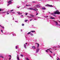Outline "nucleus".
Returning <instances> with one entry per match:
<instances>
[{
    "mask_svg": "<svg viewBox=\"0 0 60 60\" xmlns=\"http://www.w3.org/2000/svg\"><path fill=\"white\" fill-rule=\"evenodd\" d=\"M47 49L48 50H49V51H50V49Z\"/></svg>",
    "mask_w": 60,
    "mask_h": 60,
    "instance_id": "39",
    "label": "nucleus"
},
{
    "mask_svg": "<svg viewBox=\"0 0 60 60\" xmlns=\"http://www.w3.org/2000/svg\"><path fill=\"white\" fill-rule=\"evenodd\" d=\"M50 19H55V18L53 17H52V16L50 17Z\"/></svg>",
    "mask_w": 60,
    "mask_h": 60,
    "instance_id": "6",
    "label": "nucleus"
},
{
    "mask_svg": "<svg viewBox=\"0 0 60 60\" xmlns=\"http://www.w3.org/2000/svg\"><path fill=\"white\" fill-rule=\"evenodd\" d=\"M27 14H28V13H26L25 14V15H27Z\"/></svg>",
    "mask_w": 60,
    "mask_h": 60,
    "instance_id": "43",
    "label": "nucleus"
},
{
    "mask_svg": "<svg viewBox=\"0 0 60 60\" xmlns=\"http://www.w3.org/2000/svg\"><path fill=\"white\" fill-rule=\"evenodd\" d=\"M8 56H10V57H9V60H11V55H9Z\"/></svg>",
    "mask_w": 60,
    "mask_h": 60,
    "instance_id": "9",
    "label": "nucleus"
},
{
    "mask_svg": "<svg viewBox=\"0 0 60 60\" xmlns=\"http://www.w3.org/2000/svg\"><path fill=\"white\" fill-rule=\"evenodd\" d=\"M18 14H22V13H20V12H18Z\"/></svg>",
    "mask_w": 60,
    "mask_h": 60,
    "instance_id": "20",
    "label": "nucleus"
},
{
    "mask_svg": "<svg viewBox=\"0 0 60 60\" xmlns=\"http://www.w3.org/2000/svg\"><path fill=\"white\" fill-rule=\"evenodd\" d=\"M50 52L51 53H52V52L51 51H50Z\"/></svg>",
    "mask_w": 60,
    "mask_h": 60,
    "instance_id": "45",
    "label": "nucleus"
},
{
    "mask_svg": "<svg viewBox=\"0 0 60 60\" xmlns=\"http://www.w3.org/2000/svg\"><path fill=\"white\" fill-rule=\"evenodd\" d=\"M1 31L2 32V33H3V30H1Z\"/></svg>",
    "mask_w": 60,
    "mask_h": 60,
    "instance_id": "29",
    "label": "nucleus"
},
{
    "mask_svg": "<svg viewBox=\"0 0 60 60\" xmlns=\"http://www.w3.org/2000/svg\"><path fill=\"white\" fill-rule=\"evenodd\" d=\"M47 6H49V7H53V6L52 5H50L49 4H47Z\"/></svg>",
    "mask_w": 60,
    "mask_h": 60,
    "instance_id": "2",
    "label": "nucleus"
},
{
    "mask_svg": "<svg viewBox=\"0 0 60 60\" xmlns=\"http://www.w3.org/2000/svg\"><path fill=\"white\" fill-rule=\"evenodd\" d=\"M3 29H4V27L1 26Z\"/></svg>",
    "mask_w": 60,
    "mask_h": 60,
    "instance_id": "41",
    "label": "nucleus"
},
{
    "mask_svg": "<svg viewBox=\"0 0 60 60\" xmlns=\"http://www.w3.org/2000/svg\"><path fill=\"white\" fill-rule=\"evenodd\" d=\"M13 11V10H11L10 11H11H11Z\"/></svg>",
    "mask_w": 60,
    "mask_h": 60,
    "instance_id": "32",
    "label": "nucleus"
},
{
    "mask_svg": "<svg viewBox=\"0 0 60 60\" xmlns=\"http://www.w3.org/2000/svg\"><path fill=\"white\" fill-rule=\"evenodd\" d=\"M59 26H60V25H59Z\"/></svg>",
    "mask_w": 60,
    "mask_h": 60,
    "instance_id": "59",
    "label": "nucleus"
},
{
    "mask_svg": "<svg viewBox=\"0 0 60 60\" xmlns=\"http://www.w3.org/2000/svg\"><path fill=\"white\" fill-rule=\"evenodd\" d=\"M26 44H27V43H26Z\"/></svg>",
    "mask_w": 60,
    "mask_h": 60,
    "instance_id": "52",
    "label": "nucleus"
},
{
    "mask_svg": "<svg viewBox=\"0 0 60 60\" xmlns=\"http://www.w3.org/2000/svg\"><path fill=\"white\" fill-rule=\"evenodd\" d=\"M11 1H8V3H10V4H11Z\"/></svg>",
    "mask_w": 60,
    "mask_h": 60,
    "instance_id": "17",
    "label": "nucleus"
},
{
    "mask_svg": "<svg viewBox=\"0 0 60 60\" xmlns=\"http://www.w3.org/2000/svg\"><path fill=\"white\" fill-rule=\"evenodd\" d=\"M32 49H36V48H35V47L33 46L32 47Z\"/></svg>",
    "mask_w": 60,
    "mask_h": 60,
    "instance_id": "7",
    "label": "nucleus"
},
{
    "mask_svg": "<svg viewBox=\"0 0 60 60\" xmlns=\"http://www.w3.org/2000/svg\"><path fill=\"white\" fill-rule=\"evenodd\" d=\"M15 22H16V23H18V21H15Z\"/></svg>",
    "mask_w": 60,
    "mask_h": 60,
    "instance_id": "33",
    "label": "nucleus"
},
{
    "mask_svg": "<svg viewBox=\"0 0 60 60\" xmlns=\"http://www.w3.org/2000/svg\"><path fill=\"white\" fill-rule=\"evenodd\" d=\"M53 21L55 23L56 25V26H58V23H57V22H56L55 20H53Z\"/></svg>",
    "mask_w": 60,
    "mask_h": 60,
    "instance_id": "3",
    "label": "nucleus"
},
{
    "mask_svg": "<svg viewBox=\"0 0 60 60\" xmlns=\"http://www.w3.org/2000/svg\"><path fill=\"white\" fill-rule=\"evenodd\" d=\"M50 57H52V56H50Z\"/></svg>",
    "mask_w": 60,
    "mask_h": 60,
    "instance_id": "53",
    "label": "nucleus"
},
{
    "mask_svg": "<svg viewBox=\"0 0 60 60\" xmlns=\"http://www.w3.org/2000/svg\"><path fill=\"white\" fill-rule=\"evenodd\" d=\"M30 35H31V36H33V34H30Z\"/></svg>",
    "mask_w": 60,
    "mask_h": 60,
    "instance_id": "38",
    "label": "nucleus"
},
{
    "mask_svg": "<svg viewBox=\"0 0 60 60\" xmlns=\"http://www.w3.org/2000/svg\"><path fill=\"white\" fill-rule=\"evenodd\" d=\"M7 14H9V13H10V11H8L7 12Z\"/></svg>",
    "mask_w": 60,
    "mask_h": 60,
    "instance_id": "12",
    "label": "nucleus"
},
{
    "mask_svg": "<svg viewBox=\"0 0 60 60\" xmlns=\"http://www.w3.org/2000/svg\"><path fill=\"white\" fill-rule=\"evenodd\" d=\"M60 14V12H59V11L58 10H56V11L54 13V14H52V15H56V14Z\"/></svg>",
    "mask_w": 60,
    "mask_h": 60,
    "instance_id": "1",
    "label": "nucleus"
},
{
    "mask_svg": "<svg viewBox=\"0 0 60 60\" xmlns=\"http://www.w3.org/2000/svg\"><path fill=\"white\" fill-rule=\"evenodd\" d=\"M36 7H33V8H37V6H36Z\"/></svg>",
    "mask_w": 60,
    "mask_h": 60,
    "instance_id": "40",
    "label": "nucleus"
},
{
    "mask_svg": "<svg viewBox=\"0 0 60 60\" xmlns=\"http://www.w3.org/2000/svg\"><path fill=\"white\" fill-rule=\"evenodd\" d=\"M39 6V5H36V6Z\"/></svg>",
    "mask_w": 60,
    "mask_h": 60,
    "instance_id": "34",
    "label": "nucleus"
},
{
    "mask_svg": "<svg viewBox=\"0 0 60 60\" xmlns=\"http://www.w3.org/2000/svg\"><path fill=\"white\" fill-rule=\"evenodd\" d=\"M24 46L25 48V49H26V44H24Z\"/></svg>",
    "mask_w": 60,
    "mask_h": 60,
    "instance_id": "8",
    "label": "nucleus"
},
{
    "mask_svg": "<svg viewBox=\"0 0 60 60\" xmlns=\"http://www.w3.org/2000/svg\"><path fill=\"white\" fill-rule=\"evenodd\" d=\"M31 34V32H29V33H28L27 34L28 35V34Z\"/></svg>",
    "mask_w": 60,
    "mask_h": 60,
    "instance_id": "15",
    "label": "nucleus"
},
{
    "mask_svg": "<svg viewBox=\"0 0 60 60\" xmlns=\"http://www.w3.org/2000/svg\"><path fill=\"white\" fill-rule=\"evenodd\" d=\"M21 56H22V57H23V56H24L22 55H21Z\"/></svg>",
    "mask_w": 60,
    "mask_h": 60,
    "instance_id": "27",
    "label": "nucleus"
},
{
    "mask_svg": "<svg viewBox=\"0 0 60 60\" xmlns=\"http://www.w3.org/2000/svg\"><path fill=\"white\" fill-rule=\"evenodd\" d=\"M44 17H45V18H47V17H48V16H44Z\"/></svg>",
    "mask_w": 60,
    "mask_h": 60,
    "instance_id": "31",
    "label": "nucleus"
},
{
    "mask_svg": "<svg viewBox=\"0 0 60 60\" xmlns=\"http://www.w3.org/2000/svg\"><path fill=\"white\" fill-rule=\"evenodd\" d=\"M32 3H36V2L34 1L32 2Z\"/></svg>",
    "mask_w": 60,
    "mask_h": 60,
    "instance_id": "46",
    "label": "nucleus"
},
{
    "mask_svg": "<svg viewBox=\"0 0 60 60\" xmlns=\"http://www.w3.org/2000/svg\"><path fill=\"white\" fill-rule=\"evenodd\" d=\"M35 10H38L36 8H34V9H33V10H34V11H35Z\"/></svg>",
    "mask_w": 60,
    "mask_h": 60,
    "instance_id": "24",
    "label": "nucleus"
},
{
    "mask_svg": "<svg viewBox=\"0 0 60 60\" xmlns=\"http://www.w3.org/2000/svg\"><path fill=\"white\" fill-rule=\"evenodd\" d=\"M18 48V47L17 46H16L15 47V49H17V48Z\"/></svg>",
    "mask_w": 60,
    "mask_h": 60,
    "instance_id": "30",
    "label": "nucleus"
},
{
    "mask_svg": "<svg viewBox=\"0 0 60 60\" xmlns=\"http://www.w3.org/2000/svg\"><path fill=\"white\" fill-rule=\"evenodd\" d=\"M16 52H17V51H16Z\"/></svg>",
    "mask_w": 60,
    "mask_h": 60,
    "instance_id": "63",
    "label": "nucleus"
},
{
    "mask_svg": "<svg viewBox=\"0 0 60 60\" xmlns=\"http://www.w3.org/2000/svg\"><path fill=\"white\" fill-rule=\"evenodd\" d=\"M14 14L15 13V12H12Z\"/></svg>",
    "mask_w": 60,
    "mask_h": 60,
    "instance_id": "51",
    "label": "nucleus"
},
{
    "mask_svg": "<svg viewBox=\"0 0 60 60\" xmlns=\"http://www.w3.org/2000/svg\"><path fill=\"white\" fill-rule=\"evenodd\" d=\"M13 36H16V34H12Z\"/></svg>",
    "mask_w": 60,
    "mask_h": 60,
    "instance_id": "19",
    "label": "nucleus"
},
{
    "mask_svg": "<svg viewBox=\"0 0 60 60\" xmlns=\"http://www.w3.org/2000/svg\"><path fill=\"white\" fill-rule=\"evenodd\" d=\"M31 32H32V33H33V32H35V31L34 30H32L31 31Z\"/></svg>",
    "mask_w": 60,
    "mask_h": 60,
    "instance_id": "21",
    "label": "nucleus"
},
{
    "mask_svg": "<svg viewBox=\"0 0 60 60\" xmlns=\"http://www.w3.org/2000/svg\"><path fill=\"white\" fill-rule=\"evenodd\" d=\"M0 26H1V25H0Z\"/></svg>",
    "mask_w": 60,
    "mask_h": 60,
    "instance_id": "62",
    "label": "nucleus"
},
{
    "mask_svg": "<svg viewBox=\"0 0 60 60\" xmlns=\"http://www.w3.org/2000/svg\"><path fill=\"white\" fill-rule=\"evenodd\" d=\"M28 20H25V22H26Z\"/></svg>",
    "mask_w": 60,
    "mask_h": 60,
    "instance_id": "22",
    "label": "nucleus"
},
{
    "mask_svg": "<svg viewBox=\"0 0 60 60\" xmlns=\"http://www.w3.org/2000/svg\"><path fill=\"white\" fill-rule=\"evenodd\" d=\"M29 10H34V9L32 8H29Z\"/></svg>",
    "mask_w": 60,
    "mask_h": 60,
    "instance_id": "11",
    "label": "nucleus"
},
{
    "mask_svg": "<svg viewBox=\"0 0 60 60\" xmlns=\"http://www.w3.org/2000/svg\"><path fill=\"white\" fill-rule=\"evenodd\" d=\"M2 10L1 9H0V11H2ZM1 14V13L0 12V15Z\"/></svg>",
    "mask_w": 60,
    "mask_h": 60,
    "instance_id": "25",
    "label": "nucleus"
},
{
    "mask_svg": "<svg viewBox=\"0 0 60 60\" xmlns=\"http://www.w3.org/2000/svg\"><path fill=\"white\" fill-rule=\"evenodd\" d=\"M21 31L22 32V30L21 29Z\"/></svg>",
    "mask_w": 60,
    "mask_h": 60,
    "instance_id": "50",
    "label": "nucleus"
},
{
    "mask_svg": "<svg viewBox=\"0 0 60 60\" xmlns=\"http://www.w3.org/2000/svg\"><path fill=\"white\" fill-rule=\"evenodd\" d=\"M33 20V19H32L30 20V21H32Z\"/></svg>",
    "mask_w": 60,
    "mask_h": 60,
    "instance_id": "36",
    "label": "nucleus"
},
{
    "mask_svg": "<svg viewBox=\"0 0 60 60\" xmlns=\"http://www.w3.org/2000/svg\"><path fill=\"white\" fill-rule=\"evenodd\" d=\"M35 11H37L36 10H35Z\"/></svg>",
    "mask_w": 60,
    "mask_h": 60,
    "instance_id": "60",
    "label": "nucleus"
},
{
    "mask_svg": "<svg viewBox=\"0 0 60 60\" xmlns=\"http://www.w3.org/2000/svg\"><path fill=\"white\" fill-rule=\"evenodd\" d=\"M34 20H37V19H35Z\"/></svg>",
    "mask_w": 60,
    "mask_h": 60,
    "instance_id": "47",
    "label": "nucleus"
},
{
    "mask_svg": "<svg viewBox=\"0 0 60 60\" xmlns=\"http://www.w3.org/2000/svg\"><path fill=\"white\" fill-rule=\"evenodd\" d=\"M5 34H6V35H7V34H8V33H6V32H5Z\"/></svg>",
    "mask_w": 60,
    "mask_h": 60,
    "instance_id": "16",
    "label": "nucleus"
},
{
    "mask_svg": "<svg viewBox=\"0 0 60 60\" xmlns=\"http://www.w3.org/2000/svg\"><path fill=\"white\" fill-rule=\"evenodd\" d=\"M39 48H37L36 50V53H38V52H39Z\"/></svg>",
    "mask_w": 60,
    "mask_h": 60,
    "instance_id": "4",
    "label": "nucleus"
},
{
    "mask_svg": "<svg viewBox=\"0 0 60 60\" xmlns=\"http://www.w3.org/2000/svg\"><path fill=\"white\" fill-rule=\"evenodd\" d=\"M37 44H38V46H37V47L38 48L39 47V44L38 43H37Z\"/></svg>",
    "mask_w": 60,
    "mask_h": 60,
    "instance_id": "14",
    "label": "nucleus"
},
{
    "mask_svg": "<svg viewBox=\"0 0 60 60\" xmlns=\"http://www.w3.org/2000/svg\"><path fill=\"white\" fill-rule=\"evenodd\" d=\"M57 58H58V59H57V60H59V58L58 57Z\"/></svg>",
    "mask_w": 60,
    "mask_h": 60,
    "instance_id": "44",
    "label": "nucleus"
},
{
    "mask_svg": "<svg viewBox=\"0 0 60 60\" xmlns=\"http://www.w3.org/2000/svg\"><path fill=\"white\" fill-rule=\"evenodd\" d=\"M36 12V13H37V14H36V15H38V13H37V12Z\"/></svg>",
    "mask_w": 60,
    "mask_h": 60,
    "instance_id": "35",
    "label": "nucleus"
},
{
    "mask_svg": "<svg viewBox=\"0 0 60 60\" xmlns=\"http://www.w3.org/2000/svg\"><path fill=\"white\" fill-rule=\"evenodd\" d=\"M22 26H24V24H22Z\"/></svg>",
    "mask_w": 60,
    "mask_h": 60,
    "instance_id": "42",
    "label": "nucleus"
},
{
    "mask_svg": "<svg viewBox=\"0 0 60 60\" xmlns=\"http://www.w3.org/2000/svg\"><path fill=\"white\" fill-rule=\"evenodd\" d=\"M59 21V22H60V21Z\"/></svg>",
    "mask_w": 60,
    "mask_h": 60,
    "instance_id": "64",
    "label": "nucleus"
},
{
    "mask_svg": "<svg viewBox=\"0 0 60 60\" xmlns=\"http://www.w3.org/2000/svg\"><path fill=\"white\" fill-rule=\"evenodd\" d=\"M45 52H48V51L47 49L46 50Z\"/></svg>",
    "mask_w": 60,
    "mask_h": 60,
    "instance_id": "28",
    "label": "nucleus"
},
{
    "mask_svg": "<svg viewBox=\"0 0 60 60\" xmlns=\"http://www.w3.org/2000/svg\"><path fill=\"white\" fill-rule=\"evenodd\" d=\"M34 17V15H31L30 16H28L27 17L28 18H31V17Z\"/></svg>",
    "mask_w": 60,
    "mask_h": 60,
    "instance_id": "5",
    "label": "nucleus"
},
{
    "mask_svg": "<svg viewBox=\"0 0 60 60\" xmlns=\"http://www.w3.org/2000/svg\"><path fill=\"white\" fill-rule=\"evenodd\" d=\"M42 9H43V10H45L46 9V8H42Z\"/></svg>",
    "mask_w": 60,
    "mask_h": 60,
    "instance_id": "18",
    "label": "nucleus"
},
{
    "mask_svg": "<svg viewBox=\"0 0 60 60\" xmlns=\"http://www.w3.org/2000/svg\"><path fill=\"white\" fill-rule=\"evenodd\" d=\"M13 19H14V18H13Z\"/></svg>",
    "mask_w": 60,
    "mask_h": 60,
    "instance_id": "61",
    "label": "nucleus"
},
{
    "mask_svg": "<svg viewBox=\"0 0 60 60\" xmlns=\"http://www.w3.org/2000/svg\"><path fill=\"white\" fill-rule=\"evenodd\" d=\"M20 18H24V16L23 15H21L20 16Z\"/></svg>",
    "mask_w": 60,
    "mask_h": 60,
    "instance_id": "13",
    "label": "nucleus"
},
{
    "mask_svg": "<svg viewBox=\"0 0 60 60\" xmlns=\"http://www.w3.org/2000/svg\"><path fill=\"white\" fill-rule=\"evenodd\" d=\"M53 16H55V17H56V15H53Z\"/></svg>",
    "mask_w": 60,
    "mask_h": 60,
    "instance_id": "54",
    "label": "nucleus"
},
{
    "mask_svg": "<svg viewBox=\"0 0 60 60\" xmlns=\"http://www.w3.org/2000/svg\"><path fill=\"white\" fill-rule=\"evenodd\" d=\"M26 60H30L28 58H26Z\"/></svg>",
    "mask_w": 60,
    "mask_h": 60,
    "instance_id": "26",
    "label": "nucleus"
},
{
    "mask_svg": "<svg viewBox=\"0 0 60 60\" xmlns=\"http://www.w3.org/2000/svg\"><path fill=\"white\" fill-rule=\"evenodd\" d=\"M26 6H31V5H26Z\"/></svg>",
    "mask_w": 60,
    "mask_h": 60,
    "instance_id": "23",
    "label": "nucleus"
},
{
    "mask_svg": "<svg viewBox=\"0 0 60 60\" xmlns=\"http://www.w3.org/2000/svg\"><path fill=\"white\" fill-rule=\"evenodd\" d=\"M19 8V7H18V8Z\"/></svg>",
    "mask_w": 60,
    "mask_h": 60,
    "instance_id": "56",
    "label": "nucleus"
},
{
    "mask_svg": "<svg viewBox=\"0 0 60 60\" xmlns=\"http://www.w3.org/2000/svg\"><path fill=\"white\" fill-rule=\"evenodd\" d=\"M38 7H41V6H38Z\"/></svg>",
    "mask_w": 60,
    "mask_h": 60,
    "instance_id": "58",
    "label": "nucleus"
},
{
    "mask_svg": "<svg viewBox=\"0 0 60 60\" xmlns=\"http://www.w3.org/2000/svg\"><path fill=\"white\" fill-rule=\"evenodd\" d=\"M55 55H56V53H54L53 54V55H54V56H55Z\"/></svg>",
    "mask_w": 60,
    "mask_h": 60,
    "instance_id": "37",
    "label": "nucleus"
},
{
    "mask_svg": "<svg viewBox=\"0 0 60 60\" xmlns=\"http://www.w3.org/2000/svg\"><path fill=\"white\" fill-rule=\"evenodd\" d=\"M25 37L26 38H26H27V37L26 36H25Z\"/></svg>",
    "mask_w": 60,
    "mask_h": 60,
    "instance_id": "48",
    "label": "nucleus"
},
{
    "mask_svg": "<svg viewBox=\"0 0 60 60\" xmlns=\"http://www.w3.org/2000/svg\"><path fill=\"white\" fill-rule=\"evenodd\" d=\"M17 58L18 60H19V56H18V55H17Z\"/></svg>",
    "mask_w": 60,
    "mask_h": 60,
    "instance_id": "10",
    "label": "nucleus"
},
{
    "mask_svg": "<svg viewBox=\"0 0 60 60\" xmlns=\"http://www.w3.org/2000/svg\"><path fill=\"white\" fill-rule=\"evenodd\" d=\"M8 4V6H9V4Z\"/></svg>",
    "mask_w": 60,
    "mask_h": 60,
    "instance_id": "55",
    "label": "nucleus"
},
{
    "mask_svg": "<svg viewBox=\"0 0 60 60\" xmlns=\"http://www.w3.org/2000/svg\"><path fill=\"white\" fill-rule=\"evenodd\" d=\"M2 57V58H3V56H2V57Z\"/></svg>",
    "mask_w": 60,
    "mask_h": 60,
    "instance_id": "57",
    "label": "nucleus"
},
{
    "mask_svg": "<svg viewBox=\"0 0 60 60\" xmlns=\"http://www.w3.org/2000/svg\"><path fill=\"white\" fill-rule=\"evenodd\" d=\"M3 17H4L5 15H3Z\"/></svg>",
    "mask_w": 60,
    "mask_h": 60,
    "instance_id": "49",
    "label": "nucleus"
}]
</instances>
